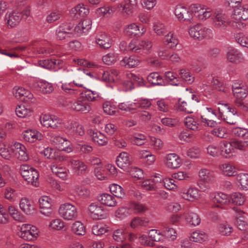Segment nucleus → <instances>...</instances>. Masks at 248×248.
Listing matches in <instances>:
<instances>
[{"label": "nucleus", "mask_w": 248, "mask_h": 248, "mask_svg": "<svg viewBox=\"0 0 248 248\" xmlns=\"http://www.w3.org/2000/svg\"><path fill=\"white\" fill-rule=\"evenodd\" d=\"M16 113L18 117L25 118L31 115L32 111L24 106H19L16 109Z\"/></svg>", "instance_id": "obj_53"}, {"label": "nucleus", "mask_w": 248, "mask_h": 248, "mask_svg": "<svg viewBox=\"0 0 248 248\" xmlns=\"http://www.w3.org/2000/svg\"><path fill=\"white\" fill-rule=\"evenodd\" d=\"M212 83L213 87L219 91L225 92L227 91V88L223 81L217 78H214Z\"/></svg>", "instance_id": "obj_57"}, {"label": "nucleus", "mask_w": 248, "mask_h": 248, "mask_svg": "<svg viewBox=\"0 0 248 248\" xmlns=\"http://www.w3.org/2000/svg\"><path fill=\"white\" fill-rule=\"evenodd\" d=\"M13 145L0 144V155L5 159L10 160L14 157Z\"/></svg>", "instance_id": "obj_28"}, {"label": "nucleus", "mask_w": 248, "mask_h": 248, "mask_svg": "<svg viewBox=\"0 0 248 248\" xmlns=\"http://www.w3.org/2000/svg\"><path fill=\"white\" fill-rule=\"evenodd\" d=\"M74 172L77 175L84 174L86 172L87 166L79 160L71 159L69 161Z\"/></svg>", "instance_id": "obj_25"}, {"label": "nucleus", "mask_w": 248, "mask_h": 248, "mask_svg": "<svg viewBox=\"0 0 248 248\" xmlns=\"http://www.w3.org/2000/svg\"><path fill=\"white\" fill-rule=\"evenodd\" d=\"M164 41L166 45L170 44L169 47L173 49L179 43V41L177 38L176 35L171 32H169L167 34L165 35Z\"/></svg>", "instance_id": "obj_43"}, {"label": "nucleus", "mask_w": 248, "mask_h": 248, "mask_svg": "<svg viewBox=\"0 0 248 248\" xmlns=\"http://www.w3.org/2000/svg\"><path fill=\"white\" fill-rule=\"evenodd\" d=\"M165 164L169 168L175 169L182 164L181 158L176 154H168L165 157Z\"/></svg>", "instance_id": "obj_22"}, {"label": "nucleus", "mask_w": 248, "mask_h": 248, "mask_svg": "<svg viewBox=\"0 0 248 248\" xmlns=\"http://www.w3.org/2000/svg\"><path fill=\"white\" fill-rule=\"evenodd\" d=\"M199 179L206 182L214 183L216 181V176L214 171L206 169H202L199 172Z\"/></svg>", "instance_id": "obj_26"}, {"label": "nucleus", "mask_w": 248, "mask_h": 248, "mask_svg": "<svg viewBox=\"0 0 248 248\" xmlns=\"http://www.w3.org/2000/svg\"><path fill=\"white\" fill-rule=\"evenodd\" d=\"M191 8L192 12H194L198 19L201 21H205L209 17L211 18L214 11L209 7L198 4H192Z\"/></svg>", "instance_id": "obj_9"}, {"label": "nucleus", "mask_w": 248, "mask_h": 248, "mask_svg": "<svg viewBox=\"0 0 248 248\" xmlns=\"http://www.w3.org/2000/svg\"><path fill=\"white\" fill-rule=\"evenodd\" d=\"M71 231L77 235L83 236L86 233V228L81 222L76 221L72 224Z\"/></svg>", "instance_id": "obj_37"}, {"label": "nucleus", "mask_w": 248, "mask_h": 248, "mask_svg": "<svg viewBox=\"0 0 248 248\" xmlns=\"http://www.w3.org/2000/svg\"><path fill=\"white\" fill-rule=\"evenodd\" d=\"M110 191L117 198L122 199L125 196V193L123 188L120 186L113 184L109 186Z\"/></svg>", "instance_id": "obj_47"}, {"label": "nucleus", "mask_w": 248, "mask_h": 248, "mask_svg": "<svg viewBox=\"0 0 248 248\" xmlns=\"http://www.w3.org/2000/svg\"><path fill=\"white\" fill-rule=\"evenodd\" d=\"M162 233L163 236L167 238H170L172 240L175 239L176 238L175 230L169 226H166L164 227Z\"/></svg>", "instance_id": "obj_60"}, {"label": "nucleus", "mask_w": 248, "mask_h": 248, "mask_svg": "<svg viewBox=\"0 0 248 248\" xmlns=\"http://www.w3.org/2000/svg\"><path fill=\"white\" fill-rule=\"evenodd\" d=\"M216 117L217 114L215 110L212 108H207L206 110L201 116V121L202 123H204L210 120L215 119Z\"/></svg>", "instance_id": "obj_45"}, {"label": "nucleus", "mask_w": 248, "mask_h": 248, "mask_svg": "<svg viewBox=\"0 0 248 248\" xmlns=\"http://www.w3.org/2000/svg\"><path fill=\"white\" fill-rule=\"evenodd\" d=\"M95 41L97 44L104 49L110 48L112 44L111 37L105 32H100L96 36Z\"/></svg>", "instance_id": "obj_17"}, {"label": "nucleus", "mask_w": 248, "mask_h": 248, "mask_svg": "<svg viewBox=\"0 0 248 248\" xmlns=\"http://www.w3.org/2000/svg\"><path fill=\"white\" fill-rule=\"evenodd\" d=\"M236 178L241 189L244 190L248 189V174L239 173L236 176Z\"/></svg>", "instance_id": "obj_48"}, {"label": "nucleus", "mask_w": 248, "mask_h": 248, "mask_svg": "<svg viewBox=\"0 0 248 248\" xmlns=\"http://www.w3.org/2000/svg\"><path fill=\"white\" fill-rule=\"evenodd\" d=\"M37 228L30 224H24L20 227V230L17 232L18 236L26 241H31L38 236Z\"/></svg>", "instance_id": "obj_7"}, {"label": "nucleus", "mask_w": 248, "mask_h": 248, "mask_svg": "<svg viewBox=\"0 0 248 248\" xmlns=\"http://www.w3.org/2000/svg\"><path fill=\"white\" fill-rule=\"evenodd\" d=\"M232 18L239 20H246L248 19V5L240 6L233 10Z\"/></svg>", "instance_id": "obj_21"}, {"label": "nucleus", "mask_w": 248, "mask_h": 248, "mask_svg": "<svg viewBox=\"0 0 248 248\" xmlns=\"http://www.w3.org/2000/svg\"><path fill=\"white\" fill-rule=\"evenodd\" d=\"M22 135L23 139L30 142H33L36 140H41L43 137L41 133L31 129L25 130Z\"/></svg>", "instance_id": "obj_27"}, {"label": "nucleus", "mask_w": 248, "mask_h": 248, "mask_svg": "<svg viewBox=\"0 0 248 248\" xmlns=\"http://www.w3.org/2000/svg\"><path fill=\"white\" fill-rule=\"evenodd\" d=\"M93 141L99 145L104 146L108 143V139L106 136L99 131H90Z\"/></svg>", "instance_id": "obj_34"}, {"label": "nucleus", "mask_w": 248, "mask_h": 248, "mask_svg": "<svg viewBox=\"0 0 248 248\" xmlns=\"http://www.w3.org/2000/svg\"><path fill=\"white\" fill-rule=\"evenodd\" d=\"M87 214L94 220H99L107 217L106 211L104 207L97 202L90 204L87 210Z\"/></svg>", "instance_id": "obj_8"}, {"label": "nucleus", "mask_w": 248, "mask_h": 248, "mask_svg": "<svg viewBox=\"0 0 248 248\" xmlns=\"http://www.w3.org/2000/svg\"><path fill=\"white\" fill-rule=\"evenodd\" d=\"M140 27L136 23H132L127 25L124 30V33L128 36L140 37L142 36L146 32V30L144 27H142L141 30Z\"/></svg>", "instance_id": "obj_15"}, {"label": "nucleus", "mask_w": 248, "mask_h": 248, "mask_svg": "<svg viewBox=\"0 0 248 248\" xmlns=\"http://www.w3.org/2000/svg\"><path fill=\"white\" fill-rule=\"evenodd\" d=\"M177 108L179 110L184 111L187 113H191L193 112V109L192 105L189 102L182 101L181 99H179Z\"/></svg>", "instance_id": "obj_46"}, {"label": "nucleus", "mask_w": 248, "mask_h": 248, "mask_svg": "<svg viewBox=\"0 0 248 248\" xmlns=\"http://www.w3.org/2000/svg\"><path fill=\"white\" fill-rule=\"evenodd\" d=\"M211 133L214 136L220 138H226L228 136L226 129L224 127L215 128Z\"/></svg>", "instance_id": "obj_61"}, {"label": "nucleus", "mask_w": 248, "mask_h": 248, "mask_svg": "<svg viewBox=\"0 0 248 248\" xmlns=\"http://www.w3.org/2000/svg\"><path fill=\"white\" fill-rule=\"evenodd\" d=\"M152 46V43L149 41H136L134 52L139 53L142 49L149 50Z\"/></svg>", "instance_id": "obj_50"}, {"label": "nucleus", "mask_w": 248, "mask_h": 248, "mask_svg": "<svg viewBox=\"0 0 248 248\" xmlns=\"http://www.w3.org/2000/svg\"><path fill=\"white\" fill-rule=\"evenodd\" d=\"M190 238L194 242L202 243L207 239V235L203 232L196 231L191 234Z\"/></svg>", "instance_id": "obj_51"}, {"label": "nucleus", "mask_w": 248, "mask_h": 248, "mask_svg": "<svg viewBox=\"0 0 248 248\" xmlns=\"http://www.w3.org/2000/svg\"><path fill=\"white\" fill-rule=\"evenodd\" d=\"M30 15L29 9H25L21 12L16 11L7 13L5 16L6 24L8 27L14 28L20 23L22 18H27Z\"/></svg>", "instance_id": "obj_5"}, {"label": "nucleus", "mask_w": 248, "mask_h": 248, "mask_svg": "<svg viewBox=\"0 0 248 248\" xmlns=\"http://www.w3.org/2000/svg\"><path fill=\"white\" fill-rule=\"evenodd\" d=\"M174 14L179 20L191 22L192 19V11H189L186 7L180 5L176 6Z\"/></svg>", "instance_id": "obj_14"}, {"label": "nucleus", "mask_w": 248, "mask_h": 248, "mask_svg": "<svg viewBox=\"0 0 248 248\" xmlns=\"http://www.w3.org/2000/svg\"><path fill=\"white\" fill-rule=\"evenodd\" d=\"M210 199L214 203V206L217 207H221L228 202V196L221 192L210 194Z\"/></svg>", "instance_id": "obj_20"}, {"label": "nucleus", "mask_w": 248, "mask_h": 248, "mask_svg": "<svg viewBox=\"0 0 248 248\" xmlns=\"http://www.w3.org/2000/svg\"><path fill=\"white\" fill-rule=\"evenodd\" d=\"M108 231V228L106 225L96 224L92 228V232L95 235H101Z\"/></svg>", "instance_id": "obj_55"}, {"label": "nucleus", "mask_w": 248, "mask_h": 248, "mask_svg": "<svg viewBox=\"0 0 248 248\" xmlns=\"http://www.w3.org/2000/svg\"><path fill=\"white\" fill-rule=\"evenodd\" d=\"M185 125L187 128L194 131L197 130L199 128V124L192 117H187L185 120Z\"/></svg>", "instance_id": "obj_59"}, {"label": "nucleus", "mask_w": 248, "mask_h": 248, "mask_svg": "<svg viewBox=\"0 0 248 248\" xmlns=\"http://www.w3.org/2000/svg\"><path fill=\"white\" fill-rule=\"evenodd\" d=\"M104 112L109 115H117L118 111L116 110L117 107L114 103L110 101H106L103 104Z\"/></svg>", "instance_id": "obj_41"}, {"label": "nucleus", "mask_w": 248, "mask_h": 248, "mask_svg": "<svg viewBox=\"0 0 248 248\" xmlns=\"http://www.w3.org/2000/svg\"><path fill=\"white\" fill-rule=\"evenodd\" d=\"M13 147H14L15 157L23 161H26L28 160L29 156L26 153V149L25 146L19 142H15L13 144Z\"/></svg>", "instance_id": "obj_18"}, {"label": "nucleus", "mask_w": 248, "mask_h": 248, "mask_svg": "<svg viewBox=\"0 0 248 248\" xmlns=\"http://www.w3.org/2000/svg\"><path fill=\"white\" fill-rule=\"evenodd\" d=\"M186 222L190 225L197 226L201 222V218L196 213L188 211L184 214Z\"/></svg>", "instance_id": "obj_35"}, {"label": "nucleus", "mask_w": 248, "mask_h": 248, "mask_svg": "<svg viewBox=\"0 0 248 248\" xmlns=\"http://www.w3.org/2000/svg\"><path fill=\"white\" fill-rule=\"evenodd\" d=\"M222 172L228 176H234L236 172L235 167L230 163H224L219 165Z\"/></svg>", "instance_id": "obj_42"}, {"label": "nucleus", "mask_w": 248, "mask_h": 248, "mask_svg": "<svg viewBox=\"0 0 248 248\" xmlns=\"http://www.w3.org/2000/svg\"><path fill=\"white\" fill-rule=\"evenodd\" d=\"M147 78L150 83L154 85H162L164 82L162 77L157 72L151 73Z\"/></svg>", "instance_id": "obj_44"}, {"label": "nucleus", "mask_w": 248, "mask_h": 248, "mask_svg": "<svg viewBox=\"0 0 248 248\" xmlns=\"http://www.w3.org/2000/svg\"><path fill=\"white\" fill-rule=\"evenodd\" d=\"M228 60L232 62H240L243 60L242 53L236 49H231L227 54Z\"/></svg>", "instance_id": "obj_38"}, {"label": "nucleus", "mask_w": 248, "mask_h": 248, "mask_svg": "<svg viewBox=\"0 0 248 248\" xmlns=\"http://www.w3.org/2000/svg\"><path fill=\"white\" fill-rule=\"evenodd\" d=\"M51 170L57 177L63 180L67 179L68 170L65 168L60 167L55 163H52L51 165Z\"/></svg>", "instance_id": "obj_31"}, {"label": "nucleus", "mask_w": 248, "mask_h": 248, "mask_svg": "<svg viewBox=\"0 0 248 248\" xmlns=\"http://www.w3.org/2000/svg\"><path fill=\"white\" fill-rule=\"evenodd\" d=\"M70 13L76 18H79L86 16L89 13V9L84 4L80 3L72 8Z\"/></svg>", "instance_id": "obj_24"}, {"label": "nucleus", "mask_w": 248, "mask_h": 248, "mask_svg": "<svg viewBox=\"0 0 248 248\" xmlns=\"http://www.w3.org/2000/svg\"><path fill=\"white\" fill-rule=\"evenodd\" d=\"M49 227L53 230L61 231L64 228L65 223L61 219H54L51 221Z\"/></svg>", "instance_id": "obj_54"}, {"label": "nucleus", "mask_w": 248, "mask_h": 248, "mask_svg": "<svg viewBox=\"0 0 248 248\" xmlns=\"http://www.w3.org/2000/svg\"><path fill=\"white\" fill-rule=\"evenodd\" d=\"M211 22L213 27L217 30H224L231 23L228 16L220 10L213 11Z\"/></svg>", "instance_id": "obj_4"}, {"label": "nucleus", "mask_w": 248, "mask_h": 248, "mask_svg": "<svg viewBox=\"0 0 248 248\" xmlns=\"http://www.w3.org/2000/svg\"><path fill=\"white\" fill-rule=\"evenodd\" d=\"M19 207L21 210L27 215H32L36 210L34 202L26 198H22L20 200Z\"/></svg>", "instance_id": "obj_19"}, {"label": "nucleus", "mask_w": 248, "mask_h": 248, "mask_svg": "<svg viewBox=\"0 0 248 248\" xmlns=\"http://www.w3.org/2000/svg\"><path fill=\"white\" fill-rule=\"evenodd\" d=\"M40 121L42 125L47 128L63 129L68 127L66 121H63L55 115H43L40 117Z\"/></svg>", "instance_id": "obj_2"}, {"label": "nucleus", "mask_w": 248, "mask_h": 248, "mask_svg": "<svg viewBox=\"0 0 248 248\" xmlns=\"http://www.w3.org/2000/svg\"><path fill=\"white\" fill-rule=\"evenodd\" d=\"M127 236V233L123 229H119L115 230L112 234L113 239L118 242H123Z\"/></svg>", "instance_id": "obj_49"}, {"label": "nucleus", "mask_w": 248, "mask_h": 248, "mask_svg": "<svg viewBox=\"0 0 248 248\" xmlns=\"http://www.w3.org/2000/svg\"><path fill=\"white\" fill-rule=\"evenodd\" d=\"M219 115L227 124L234 125L236 124L238 115L235 108H231L228 104H221V108H218Z\"/></svg>", "instance_id": "obj_3"}, {"label": "nucleus", "mask_w": 248, "mask_h": 248, "mask_svg": "<svg viewBox=\"0 0 248 248\" xmlns=\"http://www.w3.org/2000/svg\"><path fill=\"white\" fill-rule=\"evenodd\" d=\"M70 108L74 111L83 113H87L92 110L91 103L83 97L71 103Z\"/></svg>", "instance_id": "obj_11"}, {"label": "nucleus", "mask_w": 248, "mask_h": 248, "mask_svg": "<svg viewBox=\"0 0 248 248\" xmlns=\"http://www.w3.org/2000/svg\"><path fill=\"white\" fill-rule=\"evenodd\" d=\"M130 162L129 155L125 152L120 153L116 160L117 166L123 170L126 169L130 166Z\"/></svg>", "instance_id": "obj_29"}, {"label": "nucleus", "mask_w": 248, "mask_h": 248, "mask_svg": "<svg viewBox=\"0 0 248 248\" xmlns=\"http://www.w3.org/2000/svg\"><path fill=\"white\" fill-rule=\"evenodd\" d=\"M29 86L43 93H50L53 92L54 88L51 83L43 80L31 81L29 83Z\"/></svg>", "instance_id": "obj_12"}, {"label": "nucleus", "mask_w": 248, "mask_h": 248, "mask_svg": "<svg viewBox=\"0 0 248 248\" xmlns=\"http://www.w3.org/2000/svg\"><path fill=\"white\" fill-rule=\"evenodd\" d=\"M51 141L62 151L67 153L73 151L70 142L66 138L59 136H55L52 137Z\"/></svg>", "instance_id": "obj_13"}, {"label": "nucleus", "mask_w": 248, "mask_h": 248, "mask_svg": "<svg viewBox=\"0 0 248 248\" xmlns=\"http://www.w3.org/2000/svg\"><path fill=\"white\" fill-rule=\"evenodd\" d=\"M74 77L75 79L72 83L74 87L85 88L84 85L86 82V75L84 73L79 71L78 69V71L74 73Z\"/></svg>", "instance_id": "obj_33"}, {"label": "nucleus", "mask_w": 248, "mask_h": 248, "mask_svg": "<svg viewBox=\"0 0 248 248\" xmlns=\"http://www.w3.org/2000/svg\"><path fill=\"white\" fill-rule=\"evenodd\" d=\"M148 236L152 241L159 242L163 239V234L158 230L153 229L149 232Z\"/></svg>", "instance_id": "obj_63"}, {"label": "nucleus", "mask_w": 248, "mask_h": 248, "mask_svg": "<svg viewBox=\"0 0 248 248\" xmlns=\"http://www.w3.org/2000/svg\"><path fill=\"white\" fill-rule=\"evenodd\" d=\"M140 62L139 58L135 56H131L129 57H125L120 62L122 66L127 68L135 67Z\"/></svg>", "instance_id": "obj_30"}, {"label": "nucleus", "mask_w": 248, "mask_h": 248, "mask_svg": "<svg viewBox=\"0 0 248 248\" xmlns=\"http://www.w3.org/2000/svg\"><path fill=\"white\" fill-rule=\"evenodd\" d=\"M92 21L89 19H86L79 22L75 28V31L78 34L86 33L91 29Z\"/></svg>", "instance_id": "obj_32"}, {"label": "nucleus", "mask_w": 248, "mask_h": 248, "mask_svg": "<svg viewBox=\"0 0 248 248\" xmlns=\"http://www.w3.org/2000/svg\"><path fill=\"white\" fill-rule=\"evenodd\" d=\"M20 172L24 179L31 185L37 186L39 185V173L32 167L23 164L20 166Z\"/></svg>", "instance_id": "obj_1"}, {"label": "nucleus", "mask_w": 248, "mask_h": 248, "mask_svg": "<svg viewBox=\"0 0 248 248\" xmlns=\"http://www.w3.org/2000/svg\"><path fill=\"white\" fill-rule=\"evenodd\" d=\"M231 200L232 203L238 205H242L245 200V196L242 193L239 192H234L231 194Z\"/></svg>", "instance_id": "obj_52"}, {"label": "nucleus", "mask_w": 248, "mask_h": 248, "mask_svg": "<svg viewBox=\"0 0 248 248\" xmlns=\"http://www.w3.org/2000/svg\"><path fill=\"white\" fill-rule=\"evenodd\" d=\"M67 125L68 127H65L68 130H73L76 134L80 136H83L85 134V129L84 127L75 121H67Z\"/></svg>", "instance_id": "obj_36"}, {"label": "nucleus", "mask_w": 248, "mask_h": 248, "mask_svg": "<svg viewBox=\"0 0 248 248\" xmlns=\"http://www.w3.org/2000/svg\"><path fill=\"white\" fill-rule=\"evenodd\" d=\"M220 151V155L227 158L232 153L233 149L232 142H229L227 141H223L220 143L219 146Z\"/></svg>", "instance_id": "obj_40"}, {"label": "nucleus", "mask_w": 248, "mask_h": 248, "mask_svg": "<svg viewBox=\"0 0 248 248\" xmlns=\"http://www.w3.org/2000/svg\"><path fill=\"white\" fill-rule=\"evenodd\" d=\"M180 194L183 199L191 202L198 200L201 198V196L199 190L193 187L183 190Z\"/></svg>", "instance_id": "obj_16"}, {"label": "nucleus", "mask_w": 248, "mask_h": 248, "mask_svg": "<svg viewBox=\"0 0 248 248\" xmlns=\"http://www.w3.org/2000/svg\"><path fill=\"white\" fill-rule=\"evenodd\" d=\"M99 200L102 204L108 206H115L117 203L115 198L108 194H103L100 196Z\"/></svg>", "instance_id": "obj_39"}, {"label": "nucleus", "mask_w": 248, "mask_h": 248, "mask_svg": "<svg viewBox=\"0 0 248 248\" xmlns=\"http://www.w3.org/2000/svg\"><path fill=\"white\" fill-rule=\"evenodd\" d=\"M130 207L139 213H143L148 210L147 206L140 202H132L131 203Z\"/></svg>", "instance_id": "obj_64"}, {"label": "nucleus", "mask_w": 248, "mask_h": 248, "mask_svg": "<svg viewBox=\"0 0 248 248\" xmlns=\"http://www.w3.org/2000/svg\"><path fill=\"white\" fill-rule=\"evenodd\" d=\"M233 135L239 138H248V130L242 127H236L232 129Z\"/></svg>", "instance_id": "obj_56"}, {"label": "nucleus", "mask_w": 248, "mask_h": 248, "mask_svg": "<svg viewBox=\"0 0 248 248\" xmlns=\"http://www.w3.org/2000/svg\"><path fill=\"white\" fill-rule=\"evenodd\" d=\"M232 92L236 99H244L247 97V93L241 87L232 86Z\"/></svg>", "instance_id": "obj_62"}, {"label": "nucleus", "mask_w": 248, "mask_h": 248, "mask_svg": "<svg viewBox=\"0 0 248 248\" xmlns=\"http://www.w3.org/2000/svg\"><path fill=\"white\" fill-rule=\"evenodd\" d=\"M58 212L59 216L65 220H75L78 217L77 208L69 203L62 204L59 208Z\"/></svg>", "instance_id": "obj_6"}, {"label": "nucleus", "mask_w": 248, "mask_h": 248, "mask_svg": "<svg viewBox=\"0 0 248 248\" xmlns=\"http://www.w3.org/2000/svg\"><path fill=\"white\" fill-rule=\"evenodd\" d=\"M137 5V0H124V2L120 4L122 8V12L124 16H131L133 10Z\"/></svg>", "instance_id": "obj_23"}, {"label": "nucleus", "mask_w": 248, "mask_h": 248, "mask_svg": "<svg viewBox=\"0 0 248 248\" xmlns=\"http://www.w3.org/2000/svg\"><path fill=\"white\" fill-rule=\"evenodd\" d=\"M189 34L191 37L201 40L204 38L211 37L212 34V31L210 29L198 24L189 29Z\"/></svg>", "instance_id": "obj_10"}, {"label": "nucleus", "mask_w": 248, "mask_h": 248, "mask_svg": "<svg viewBox=\"0 0 248 248\" xmlns=\"http://www.w3.org/2000/svg\"><path fill=\"white\" fill-rule=\"evenodd\" d=\"M158 56L163 60H167L170 57V52L168 47L162 45L158 47L157 50Z\"/></svg>", "instance_id": "obj_58"}]
</instances>
